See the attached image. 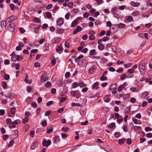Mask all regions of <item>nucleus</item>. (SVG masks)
Returning a JSON list of instances; mask_svg holds the SVG:
<instances>
[{
	"instance_id": "f257e3e1",
	"label": "nucleus",
	"mask_w": 152,
	"mask_h": 152,
	"mask_svg": "<svg viewBox=\"0 0 152 152\" xmlns=\"http://www.w3.org/2000/svg\"><path fill=\"white\" fill-rule=\"evenodd\" d=\"M145 60L142 61L139 66L138 69L139 71L140 72H141V70L144 71L145 70Z\"/></svg>"
},
{
	"instance_id": "f03ea898",
	"label": "nucleus",
	"mask_w": 152,
	"mask_h": 152,
	"mask_svg": "<svg viewBox=\"0 0 152 152\" xmlns=\"http://www.w3.org/2000/svg\"><path fill=\"white\" fill-rule=\"evenodd\" d=\"M51 142L50 140H43L42 142V145L44 147H48L51 144Z\"/></svg>"
},
{
	"instance_id": "7ed1b4c3",
	"label": "nucleus",
	"mask_w": 152,
	"mask_h": 152,
	"mask_svg": "<svg viewBox=\"0 0 152 152\" xmlns=\"http://www.w3.org/2000/svg\"><path fill=\"white\" fill-rule=\"evenodd\" d=\"M20 122V121L18 119L15 120V121L12 122V125H9V128L10 129L15 128L16 127L15 125H17Z\"/></svg>"
},
{
	"instance_id": "20e7f679",
	"label": "nucleus",
	"mask_w": 152,
	"mask_h": 152,
	"mask_svg": "<svg viewBox=\"0 0 152 152\" xmlns=\"http://www.w3.org/2000/svg\"><path fill=\"white\" fill-rule=\"evenodd\" d=\"M79 65L81 66H85L88 63L87 61L84 59L81 60L78 62Z\"/></svg>"
},
{
	"instance_id": "39448f33",
	"label": "nucleus",
	"mask_w": 152,
	"mask_h": 152,
	"mask_svg": "<svg viewBox=\"0 0 152 152\" xmlns=\"http://www.w3.org/2000/svg\"><path fill=\"white\" fill-rule=\"evenodd\" d=\"M16 19L17 17L16 16L14 15H12L8 18L7 19V21L8 23H10L16 20Z\"/></svg>"
},
{
	"instance_id": "423d86ee",
	"label": "nucleus",
	"mask_w": 152,
	"mask_h": 152,
	"mask_svg": "<svg viewBox=\"0 0 152 152\" xmlns=\"http://www.w3.org/2000/svg\"><path fill=\"white\" fill-rule=\"evenodd\" d=\"M20 57L19 55H16L11 57V60L13 62H16L17 61H19Z\"/></svg>"
},
{
	"instance_id": "0eeeda50",
	"label": "nucleus",
	"mask_w": 152,
	"mask_h": 152,
	"mask_svg": "<svg viewBox=\"0 0 152 152\" xmlns=\"http://www.w3.org/2000/svg\"><path fill=\"white\" fill-rule=\"evenodd\" d=\"M47 75V73L45 72L43 73L41 79V81L42 82H44L47 80L48 79L46 77Z\"/></svg>"
},
{
	"instance_id": "6e6552de",
	"label": "nucleus",
	"mask_w": 152,
	"mask_h": 152,
	"mask_svg": "<svg viewBox=\"0 0 152 152\" xmlns=\"http://www.w3.org/2000/svg\"><path fill=\"white\" fill-rule=\"evenodd\" d=\"M38 142L37 141L34 142L31 146V148L32 150L34 149L38 145Z\"/></svg>"
},
{
	"instance_id": "1a4fd4ad",
	"label": "nucleus",
	"mask_w": 152,
	"mask_h": 152,
	"mask_svg": "<svg viewBox=\"0 0 152 152\" xmlns=\"http://www.w3.org/2000/svg\"><path fill=\"white\" fill-rule=\"evenodd\" d=\"M57 24L59 26H60L63 24L64 23V20L62 18H59L58 20L56 21Z\"/></svg>"
},
{
	"instance_id": "9d476101",
	"label": "nucleus",
	"mask_w": 152,
	"mask_h": 152,
	"mask_svg": "<svg viewBox=\"0 0 152 152\" xmlns=\"http://www.w3.org/2000/svg\"><path fill=\"white\" fill-rule=\"evenodd\" d=\"M114 86H110V90L112 91V93L113 94H115L117 92L116 91H114V90H115L117 88L116 86H115L114 88H113V87Z\"/></svg>"
},
{
	"instance_id": "9b49d317",
	"label": "nucleus",
	"mask_w": 152,
	"mask_h": 152,
	"mask_svg": "<svg viewBox=\"0 0 152 152\" xmlns=\"http://www.w3.org/2000/svg\"><path fill=\"white\" fill-rule=\"evenodd\" d=\"M15 24L14 23H12L10 25V26L9 27V31L12 32L14 31L15 28Z\"/></svg>"
},
{
	"instance_id": "f8f14e48",
	"label": "nucleus",
	"mask_w": 152,
	"mask_h": 152,
	"mask_svg": "<svg viewBox=\"0 0 152 152\" xmlns=\"http://www.w3.org/2000/svg\"><path fill=\"white\" fill-rule=\"evenodd\" d=\"M60 38L58 37L55 38L51 40V43H56L60 41Z\"/></svg>"
},
{
	"instance_id": "ddd939ff",
	"label": "nucleus",
	"mask_w": 152,
	"mask_h": 152,
	"mask_svg": "<svg viewBox=\"0 0 152 152\" xmlns=\"http://www.w3.org/2000/svg\"><path fill=\"white\" fill-rule=\"evenodd\" d=\"M72 86H85V84L83 82L80 81L78 83L76 82L74 83H73Z\"/></svg>"
},
{
	"instance_id": "4468645a",
	"label": "nucleus",
	"mask_w": 152,
	"mask_h": 152,
	"mask_svg": "<svg viewBox=\"0 0 152 152\" xmlns=\"http://www.w3.org/2000/svg\"><path fill=\"white\" fill-rule=\"evenodd\" d=\"M18 131L17 130L14 131V133L12 135V138L13 139H16L18 137Z\"/></svg>"
},
{
	"instance_id": "2eb2a0df",
	"label": "nucleus",
	"mask_w": 152,
	"mask_h": 152,
	"mask_svg": "<svg viewBox=\"0 0 152 152\" xmlns=\"http://www.w3.org/2000/svg\"><path fill=\"white\" fill-rule=\"evenodd\" d=\"M142 129L141 127L140 126H135L134 127V129L136 132H137V131H140Z\"/></svg>"
},
{
	"instance_id": "dca6fc26",
	"label": "nucleus",
	"mask_w": 152,
	"mask_h": 152,
	"mask_svg": "<svg viewBox=\"0 0 152 152\" xmlns=\"http://www.w3.org/2000/svg\"><path fill=\"white\" fill-rule=\"evenodd\" d=\"M49 45L48 44L45 45L42 48L43 50L44 51H47L49 50Z\"/></svg>"
},
{
	"instance_id": "f3484780",
	"label": "nucleus",
	"mask_w": 152,
	"mask_h": 152,
	"mask_svg": "<svg viewBox=\"0 0 152 152\" xmlns=\"http://www.w3.org/2000/svg\"><path fill=\"white\" fill-rule=\"evenodd\" d=\"M148 93L147 92H145L142 93L141 96V98L142 99H144L148 95Z\"/></svg>"
},
{
	"instance_id": "a211bd4d",
	"label": "nucleus",
	"mask_w": 152,
	"mask_h": 152,
	"mask_svg": "<svg viewBox=\"0 0 152 152\" xmlns=\"http://www.w3.org/2000/svg\"><path fill=\"white\" fill-rule=\"evenodd\" d=\"M95 66H93L89 69V73L90 74H92L95 72Z\"/></svg>"
},
{
	"instance_id": "6ab92c4d",
	"label": "nucleus",
	"mask_w": 152,
	"mask_h": 152,
	"mask_svg": "<svg viewBox=\"0 0 152 152\" xmlns=\"http://www.w3.org/2000/svg\"><path fill=\"white\" fill-rule=\"evenodd\" d=\"M130 4L133 7H137L140 5V3L132 1L130 2Z\"/></svg>"
},
{
	"instance_id": "aec40b11",
	"label": "nucleus",
	"mask_w": 152,
	"mask_h": 152,
	"mask_svg": "<svg viewBox=\"0 0 152 152\" xmlns=\"http://www.w3.org/2000/svg\"><path fill=\"white\" fill-rule=\"evenodd\" d=\"M117 26H118V28H122L126 27V25L124 23H120L118 24H117Z\"/></svg>"
},
{
	"instance_id": "412c9836",
	"label": "nucleus",
	"mask_w": 152,
	"mask_h": 152,
	"mask_svg": "<svg viewBox=\"0 0 152 152\" xmlns=\"http://www.w3.org/2000/svg\"><path fill=\"white\" fill-rule=\"evenodd\" d=\"M59 98L61 99L60 102H63L66 99V96H64L63 94L61 95V96L59 97Z\"/></svg>"
},
{
	"instance_id": "4be33fe9",
	"label": "nucleus",
	"mask_w": 152,
	"mask_h": 152,
	"mask_svg": "<svg viewBox=\"0 0 152 152\" xmlns=\"http://www.w3.org/2000/svg\"><path fill=\"white\" fill-rule=\"evenodd\" d=\"M115 124L114 122H113L108 125L107 126L108 129H111L115 126Z\"/></svg>"
},
{
	"instance_id": "5701e85b",
	"label": "nucleus",
	"mask_w": 152,
	"mask_h": 152,
	"mask_svg": "<svg viewBox=\"0 0 152 152\" xmlns=\"http://www.w3.org/2000/svg\"><path fill=\"white\" fill-rule=\"evenodd\" d=\"M145 82L146 83H149V84L150 85H152V79L150 78H147L146 79Z\"/></svg>"
},
{
	"instance_id": "b1692460",
	"label": "nucleus",
	"mask_w": 152,
	"mask_h": 152,
	"mask_svg": "<svg viewBox=\"0 0 152 152\" xmlns=\"http://www.w3.org/2000/svg\"><path fill=\"white\" fill-rule=\"evenodd\" d=\"M117 10V8L116 7H114L112 8L111 11L112 12V13L114 15V16H115V15L116 14L115 12Z\"/></svg>"
},
{
	"instance_id": "393cba45",
	"label": "nucleus",
	"mask_w": 152,
	"mask_h": 152,
	"mask_svg": "<svg viewBox=\"0 0 152 152\" xmlns=\"http://www.w3.org/2000/svg\"><path fill=\"white\" fill-rule=\"evenodd\" d=\"M60 141V139L58 136H56L54 138V142L55 143H58Z\"/></svg>"
},
{
	"instance_id": "a878e982",
	"label": "nucleus",
	"mask_w": 152,
	"mask_h": 152,
	"mask_svg": "<svg viewBox=\"0 0 152 152\" xmlns=\"http://www.w3.org/2000/svg\"><path fill=\"white\" fill-rule=\"evenodd\" d=\"M83 57V56L81 55L79 56L77 58L75 59V61L76 62L78 63L80 61V60Z\"/></svg>"
},
{
	"instance_id": "bb28decb",
	"label": "nucleus",
	"mask_w": 152,
	"mask_h": 152,
	"mask_svg": "<svg viewBox=\"0 0 152 152\" xmlns=\"http://www.w3.org/2000/svg\"><path fill=\"white\" fill-rule=\"evenodd\" d=\"M64 32V29L59 28L57 29V33L59 34H63Z\"/></svg>"
},
{
	"instance_id": "cd10ccee",
	"label": "nucleus",
	"mask_w": 152,
	"mask_h": 152,
	"mask_svg": "<svg viewBox=\"0 0 152 152\" xmlns=\"http://www.w3.org/2000/svg\"><path fill=\"white\" fill-rule=\"evenodd\" d=\"M6 23L5 21H3L1 22V26L2 28H5L6 26Z\"/></svg>"
},
{
	"instance_id": "c85d7f7f",
	"label": "nucleus",
	"mask_w": 152,
	"mask_h": 152,
	"mask_svg": "<svg viewBox=\"0 0 152 152\" xmlns=\"http://www.w3.org/2000/svg\"><path fill=\"white\" fill-rule=\"evenodd\" d=\"M15 108L13 107L10 109V112L11 114H14L15 113Z\"/></svg>"
},
{
	"instance_id": "c756f323",
	"label": "nucleus",
	"mask_w": 152,
	"mask_h": 152,
	"mask_svg": "<svg viewBox=\"0 0 152 152\" xmlns=\"http://www.w3.org/2000/svg\"><path fill=\"white\" fill-rule=\"evenodd\" d=\"M28 120V117H25L24 119H23L22 121V123L24 124H25L26 123H27Z\"/></svg>"
},
{
	"instance_id": "7c9ffc66",
	"label": "nucleus",
	"mask_w": 152,
	"mask_h": 152,
	"mask_svg": "<svg viewBox=\"0 0 152 152\" xmlns=\"http://www.w3.org/2000/svg\"><path fill=\"white\" fill-rule=\"evenodd\" d=\"M130 107H127V108H126L125 110V115L126 114L128 115L129 113L130 112Z\"/></svg>"
},
{
	"instance_id": "2f4dec72",
	"label": "nucleus",
	"mask_w": 152,
	"mask_h": 152,
	"mask_svg": "<svg viewBox=\"0 0 152 152\" xmlns=\"http://www.w3.org/2000/svg\"><path fill=\"white\" fill-rule=\"evenodd\" d=\"M77 21L76 20H75L73 21L71 24V27H72L76 26L77 23Z\"/></svg>"
},
{
	"instance_id": "473e14b6",
	"label": "nucleus",
	"mask_w": 152,
	"mask_h": 152,
	"mask_svg": "<svg viewBox=\"0 0 152 152\" xmlns=\"http://www.w3.org/2000/svg\"><path fill=\"white\" fill-rule=\"evenodd\" d=\"M125 139H121L118 140V143L119 144H123L125 141Z\"/></svg>"
},
{
	"instance_id": "72a5a7b5",
	"label": "nucleus",
	"mask_w": 152,
	"mask_h": 152,
	"mask_svg": "<svg viewBox=\"0 0 152 152\" xmlns=\"http://www.w3.org/2000/svg\"><path fill=\"white\" fill-rule=\"evenodd\" d=\"M96 50L95 49L91 50L90 51V54L91 55H94L96 54Z\"/></svg>"
},
{
	"instance_id": "f704fd0d",
	"label": "nucleus",
	"mask_w": 152,
	"mask_h": 152,
	"mask_svg": "<svg viewBox=\"0 0 152 152\" xmlns=\"http://www.w3.org/2000/svg\"><path fill=\"white\" fill-rule=\"evenodd\" d=\"M6 123L9 125H12L11 123H12V122L11 121V119L10 118H7L6 120Z\"/></svg>"
},
{
	"instance_id": "c9c22d12",
	"label": "nucleus",
	"mask_w": 152,
	"mask_h": 152,
	"mask_svg": "<svg viewBox=\"0 0 152 152\" xmlns=\"http://www.w3.org/2000/svg\"><path fill=\"white\" fill-rule=\"evenodd\" d=\"M73 2H70L67 4V6L69 7L72 8L73 7Z\"/></svg>"
},
{
	"instance_id": "e433bc0d",
	"label": "nucleus",
	"mask_w": 152,
	"mask_h": 152,
	"mask_svg": "<svg viewBox=\"0 0 152 152\" xmlns=\"http://www.w3.org/2000/svg\"><path fill=\"white\" fill-rule=\"evenodd\" d=\"M72 106H77L80 107L81 106V104L79 103H75V102H72Z\"/></svg>"
},
{
	"instance_id": "4c0bfd02",
	"label": "nucleus",
	"mask_w": 152,
	"mask_h": 152,
	"mask_svg": "<svg viewBox=\"0 0 152 152\" xmlns=\"http://www.w3.org/2000/svg\"><path fill=\"white\" fill-rule=\"evenodd\" d=\"M104 48V46L102 44H100L98 46V48L100 50H102Z\"/></svg>"
},
{
	"instance_id": "58836bf2",
	"label": "nucleus",
	"mask_w": 152,
	"mask_h": 152,
	"mask_svg": "<svg viewBox=\"0 0 152 152\" xmlns=\"http://www.w3.org/2000/svg\"><path fill=\"white\" fill-rule=\"evenodd\" d=\"M28 77L27 75H26V76L25 77V82L27 83H29V84H30L31 83V81H29L28 80Z\"/></svg>"
},
{
	"instance_id": "ea45409f",
	"label": "nucleus",
	"mask_w": 152,
	"mask_h": 152,
	"mask_svg": "<svg viewBox=\"0 0 152 152\" xmlns=\"http://www.w3.org/2000/svg\"><path fill=\"white\" fill-rule=\"evenodd\" d=\"M124 69L122 67H120L116 70V72L119 73H121L123 72Z\"/></svg>"
},
{
	"instance_id": "a19ab883",
	"label": "nucleus",
	"mask_w": 152,
	"mask_h": 152,
	"mask_svg": "<svg viewBox=\"0 0 152 152\" xmlns=\"http://www.w3.org/2000/svg\"><path fill=\"white\" fill-rule=\"evenodd\" d=\"M14 141L13 140H11L10 141L9 144L8 145V147H11L12 145L14 143Z\"/></svg>"
},
{
	"instance_id": "79ce46f5",
	"label": "nucleus",
	"mask_w": 152,
	"mask_h": 152,
	"mask_svg": "<svg viewBox=\"0 0 152 152\" xmlns=\"http://www.w3.org/2000/svg\"><path fill=\"white\" fill-rule=\"evenodd\" d=\"M72 82V81L71 80H65L63 81V84L65 85V84H69L70 83H71Z\"/></svg>"
},
{
	"instance_id": "37998d69",
	"label": "nucleus",
	"mask_w": 152,
	"mask_h": 152,
	"mask_svg": "<svg viewBox=\"0 0 152 152\" xmlns=\"http://www.w3.org/2000/svg\"><path fill=\"white\" fill-rule=\"evenodd\" d=\"M9 136L7 134L4 135L2 136V138L4 141L6 140L8 138Z\"/></svg>"
},
{
	"instance_id": "c03bdc74",
	"label": "nucleus",
	"mask_w": 152,
	"mask_h": 152,
	"mask_svg": "<svg viewBox=\"0 0 152 152\" xmlns=\"http://www.w3.org/2000/svg\"><path fill=\"white\" fill-rule=\"evenodd\" d=\"M120 133L119 132H115L114 133V136L116 138H118L119 137Z\"/></svg>"
},
{
	"instance_id": "a18cd8bd",
	"label": "nucleus",
	"mask_w": 152,
	"mask_h": 152,
	"mask_svg": "<svg viewBox=\"0 0 152 152\" xmlns=\"http://www.w3.org/2000/svg\"><path fill=\"white\" fill-rule=\"evenodd\" d=\"M69 128L68 127H62L61 130L65 132H67L69 131Z\"/></svg>"
},
{
	"instance_id": "49530a36",
	"label": "nucleus",
	"mask_w": 152,
	"mask_h": 152,
	"mask_svg": "<svg viewBox=\"0 0 152 152\" xmlns=\"http://www.w3.org/2000/svg\"><path fill=\"white\" fill-rule=\"evenodd\" d=\"M130 96V94H127L125 95H124L123 96V98L124 99H127V98H129Z\"/></svg>"
},
{
	"instance_id": "de8ad7c7",
	"label": "nucleus",
	"mask_w": 152,
	"mask_h": 152,
	"mask_svg": "<svg viewBox=\"0 0 152 152\" xmlns=\"http://www.w3.org/2000/svg\"><path fill=\"white\" fill-rule=\"evenodd\" d=\"M46 16L48 18H50L52 16V14L50 12H46Z\"/></svg>"
},
{
	"instance_id": "09e8293b",
	"label": "nucleus",
	"mask_w": 152,
	"mask_h": 152,
	"mask_svg": "<svg viewBox=\"0 0 152 152\" xmlns=\"http://www.w3.org/2000/svg\"><path fill=\"white\" fill-rule=\"evenodd\" d=\"M126 74L125 73H124L121 76L120 79L122 80H123L126 78Z\"/></svg>"
},
{
	"instance_id": "8fccbe9b",
	"label": "nucleus",
	"mask_w": 152,
	"mask_h": 152,
	"mask_svg": "<svg viewBox=\"0 0 152 152\" xmlns=\"http://www.w3.org/2000/svg\"><path fill=\"white\" fill-rule=\"evenodd\" d=\"M139 13V12L138 11H136L135 12H133L132 14L133 16H135L138 15Z\"/></svg>"
},
{
	"instance_id": "3c124183",
	"label": "nucleus",
	"mask_w": 152,
	"mask_h": 152,
	"mask_svg": "<svg viewBox=\"0 0 152 152\" xmlns=\"http://www.w3.org/2000/svg\"><path fill=\"white\" fill-rule=\"evenodd\" d=\"M63 49L60 46H58L57 47V48L56 49V51L59 52L61 50Z\"/></svg>"
},
{
	"instance_id": "603ef678",
	"label": "nucleus",
	"mask_w": 152,
	"mask_h": 152,
	"mask_svg": "<svg viewBox=\"0 0 152 152\" xmlns=\"http://www.w3.org/2000/svg\"><path fill=\"white\" fill-rule=\"evenodd\" d=\"M31 105L33 107L35 108L37 107V104L36 102H34L31 103Z\"/></svg>"
},
{
	"instance_id": "864d4df0",
	"label": "nucleus",
	"mask_w": 152,
	"mask_h": 152,
	"mask_svg": "<svg viewBox=\"0 0 152 152\" xmlns=\"http://www.w3.org/2000/svg\"><path fill=\"white\" fill-rule=\"evenodd\" d=\"M71 95L73 96H75L77 95V92L75 91H72L71 92Z\"/></svg>"
},
{
	"instance_id": "5fc2aeb1",
	"label": "nucleus",
	"mask_w": 152,
	"mask_h": 152,
	"mask_svg": "<svg viewBox=\"0 0 152 152\" xmlns=\"http://www.w3.org/2000/svg\"><path fill=\"white\" fill-rule=\"evenodd\" d=\"M127 20L130 22L133 21V17L131 16H129L127 18Z\"/></svg>"
},
{
	"instance_id": "6e6d98bb",
	"label": "nucleus",
	"mask_w": 152,
	"mask_h": 152,
	"mask_svg": "<svg viewBox=\"0 0 152 152\" xmlns=\"http://www.w3.org/2000/svg\"><path fill=\"white\" fill-rule=\"evenodd\" d=\"M10 76L8 74L5 75L4 76V78L6 80H9L10 78Z\"/></svg>"
},
{
	"instance_id": "4d7b16f0",
	"label": "nucleus",
	"mask_w": 152,
	"mask_h": 152,
	"mask_svg": "<svg viewBox=\"0 0 152 152\" xmlns=\"http://www.w3.org/2000/svg\"><path fill=\"white\" fill-rule=\"evenodd\" d=\"M53 101H50L46 103V105L47 106H49L50 105L53 104Z\"/></svg>"
},
{
	"instance_id": "13d9d810",
	"label": "nucleus",
	"mask_w": 152,
	"mask_h": 152,
	"mask_svg": "<svg viewBox=\"0 0 152 152\" xmlns=\"http://www.w3.org/2000/svg\"><path fill=\"white\" fill-rule=\"evenodd\" d=\"M78 32L81 31L82 29L81 27L80 26H77L76 29Z\"/></svg>"
},
{
	"instance_id": "bf43d9fd",
	"label": "nucleus",
	"mask_w": 152,
	"mask_h": 152,
	"mask_svg": "<svg viewBox=\"0 0 152 152\" xmlns=\"http://www.w3.org/2000/svg\"><path fill=\"white\" fill-rule=\"evenodd\" d=\"M10 7L11 10L13 11L15 10L14 5L13 4H10Z\"/></svg>"
},
{
	"instance_id": "052dcab7",
	"label": "nucleus",
	"mask_w": 152,
	"mask_h": 152,
	"mask_svg": "<svg viewBox=\"0 0 152 152\" xmlns=\"http://www.w3.org/2000/svg\"><path fill=\"white\" fill-rule=\"evenodd\" d=\"M95 1L97 2V4L98 5H100V4L103 3V1L102 0H95Z\"/></svg>"
},
{
	"instance_id": "680f3d73",
	"label": "nucleus",
	"mask_w": 152,
	"mask_h": 152,
	"mask_svg": "<svg viewBox=\"0 0 152 152\" xmlns=\"http://www.w3.org/2000/svg\"><path fill=\"white\" fill-rule=\"evenodd\" d=\"M146 136L148 138H151L152 137V133H148L146 134Z\"/></svg>"
},
{
	"instance_id": "e2e57ef3",
	"label": "nucleus",
	"mask_w": 152,
	"mask_h": 152,
	"mask_svg": "<svg viewBox=\"0 0 152 152\" xmlns=\"http://www.w3.org/2000/svg\"><path fill=\"white\" fill-rule=\"evenodd\" d=\"M107 79V77H105L104 76L102 75L101 77H100V80H106Z\"/></svg>"
},
{
	"instance_id": "0e129e2a",
	"label": "nucleus",
	"mask_w": 152,
	"mask_h": 152,
	"mask_svg": "<svg viewBox=\"0 0 152 152\" xmlns=\"http://www.w3.org/2000/svg\"><path fill=\"white\" fill-rule=\"evenodd\" d=\"M34 131H31L30 133V136L32 137H34Z\"/></svg>"
},
{
	"instance_id": "69168bd1",
	"label": "nucleus",
	"mask_w": 152,
	"mask_h": 152,
	"mask_svg": "<svg viewBox=\"0 0 152 152\" xmlns=\"http://www.w3.org/2000/svg\"><path fill=\"white\" fill-rule=\"evenodd\" d=\"M96 11V10L94 9L91 8L90 10V12L92 14H93Z\"/></svg>"
},
{
	"instance_id": "338daca9",
	"label": "nucleus",
	"mask_w": 152,
	"mask_h": 152,
	"mask_svg": "<svg viewBox=\"0 0 152 152\" xmlns=\"http://www.w3.org/2000/svg\"><path fill=\"white\" fill-rule=\"evenodd\" d=\"M126 143L127 144L130 145L132 143V140L130 138H128L126 140Z\"/></svg>"
},
{
	"instance_id": "774afa93",
	"label": "nucleus",
	"mask_w": 152,
	"mask_h": 152,
	"mask_svg": "<svg viewBox=\"0 0 152 152\" xmlns=\"http://www.w3.org/2000/svg\"><path fill=\"white\" fill-rule=\"evenodd\" d=\"M134 71V69H128L127 71V72L129 73H133Z\"/></svg>"
}]
</instances>
